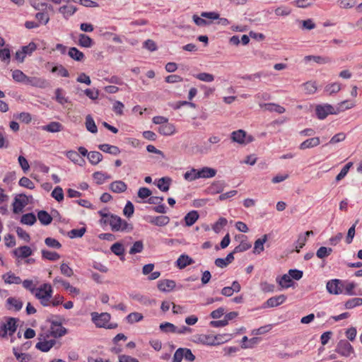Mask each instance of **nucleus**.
I'll list each match as a JSON object with an SVG mask.
<instances>
[{
	"label": "nucleus",
	"instance_id": "nucleus-29",
	"mask_svg": "<svg viewBox=\"0 0 362 362\" xmlns=\"http://www.w3.org/2000/svg\"><path fill=\"white\" fill-rule=\"evenodd\" d=\"M80 153L74 151H69V160L79 166H84L86 160Z\"/></svg>",
	"mask_w": 362,
	"mask_h": 362
},
{
	"label": "nucleus",
	"instance_id": "nucleus-60",
	"mask_svg": "<svg viewBox=\"0 0 362 362\" xmlns=\"http://www.w3.org/2000/svg\"><path fill=\"white\" fill-rule=\"evenodd\" d=\"M346 136L344 132H339L334 135L329 140V144H336L345 140Z\"/></svg>",
	"mask_w": 362,
	"mask_h": 362
},
{
	"label": "nucleus",
	"instance_id": "nucleus-59",
	"mask_svg": "<svg viewBox=\"0 0 362 362\" xmlns=\"http://www.w3.org/2000/svg\"><path fill=\"white\" fill-rule=\"evenodd\" d=\"M86 231V227H81L78 229H72L69 230V238H81Z\"/></svg>",
	"mask_w": 362,
	"mask_h": 362
},
{
	"label": "nucleus",
	"instance_id": "nucleus-10",
	"mask_svg": "<svg viewBox=\"0 0 362 362\" xmlns=\"http://www.w3.org/2000/svg\"><path fill=\"white\" fill-rule=\"evenodd\" d=\"M12 77L16 82L24 83L25 84H34L35 78L27 76L22 71L16 69L12 73Z\"/></svg>",
	"mask_w": 362,
	"mask_h": 362
},
{
	"label": "nucleus",
	"instance_id": "nucleus-36",
	"mask_svg": "<svg viewBox=\"0 0 362 362\" xmlns=\"http://www.w3.org/2000/svg\"><path fill=\"white\" fill-rule=\"evenodd\" d=\"M37 218L42 225H49L52 221V217L45 211H40L37 213Z\"/></svg>",
	"mask_w": 362,
	"mask_h": 362
},
{
	"label": "nucleus",
	"instance_id": "nucleus-51",
	"mask_svg": "<svg viewBox=\"0 0 362 362\" xmlns=\"http://www.w3.org/2000/svg\"><path fill=\"white\" fill-rule=\"evenodd\" d=\"M356 288V284L354 282H349L344 281V293L348 296H354L356 293L354 292V289Z\"/></svg>",
	"mask_w": 362,
	"mask_h": 362
},
{
	"label": "nucleus",
	"instance_id": "nucleus-25",
	"mask_svg": "<svg viewBox=\"0 0 362 362\" xmlns=\"http://www.w3.org/2000/svg\"><path fill=\"white\" fill-rule=\"evenodd\" d=\"M14 255L18 257L26 258L32 255V250L28 246H21L14 250Z\"/></svg>",
	"mask_w": 362,
	"mask_h": 362
},
{
	"label": "nucleus",
	"instance_id": "nucleus-24",
	"mask_svg": "<svg viewBox=\"0 0 362 362\" xmlns=\"http://www.w3.org/2000/svg\"><path fill=\"white\" fill-rule=\"evenodd\" d=\"M216 170L209 167L199 169V178H211L216 175Z\"/></svg>",
	"mask_w": 362,
	"mask_h": 362
},
{
	"label": "nucleus",
	"instance_id": "nucleus-41",
	"mask_svg": "<svg viewBox=\"0 0 362 362\" xmlns=\"http://www.w3.org/2000/svg\"><path fill=\"white\" fill-rule=\"evenodd\" d=\"M21 222L23 224L32 226L36 222V216L33 213H28L22 216Z\"/></svg>",
	"mask_w": 362,
	"mask_h": 362
},
{
	"label": "nucleus",
	"instance_id": "nucleus-12",
	"mask_svg": "<svg viewBox=\"0 0 362 362\" xmlns=\"http://www.w3.org/2000/svg\"><path fill=\"white\" fill-rule=\"evenodd\" d=\"M23 305L21 300L14 297H9L6 301V307L8 310L19 311L22 309Z\"/></svg>",
	"mask_w": 362,
	"mask_h": 362
},
{
	"label": "nucleus",
	"instance_id": "nucleus-6",
	"mask_svg": "<svg viewBox=\"0 0 362 362\" xmlns=\"http://www.w3.org/2000/svg\"><path fill=\"white\" fill-rule=\"evenodd\" d=\"M230 138L233 141L243 145H246L253 141V137L247 135L246 132L243 129L233 132Z\"/></svg>",
	"mask_w": 362,
	"mask_h": 362
},
{
	"label": "nucleus",
	"instance_id": "nucleus-5",
	"mask_svg": "<svg viewBox=\"0 0 362 362\" xmlns=\"http://www.w3.org/2000/svg\"><path fill=\"white\" fill-rule=\"evenodd\" d=\"M344 281L334 279L327 281L326 288L330 294L339 295L344 293Z\"/></svg>",
	"mask_w": 362,
	"mask_h": 362
},
{
	"label": "nucleus",
	"instance_id": "nucleus-58",
	"mask_svg": "<svg viewBox=\"0 0 362 362\" xmlns=\"http://www.w3.org/2000/svg\"><path fill=\"white\" fill-rule=\"evenodd\" d=\"M305 62H308L311 60L315 62L318 64H325L329 62L328 59L320 57V56H313V55H308L305 57L304 58Z\"/></svg>",
	"mask_w": 362,
	"mask_h": 362
},
{
	"label": "nucleus",
	"instance_id": "nucleus-46",
	"mask_svg": "<svg viewBox=\"0 0 362 362\" xmlns=\"http://www.w3.org/2000/svg\"><path fill=\"white\" fill-rule=\"evenodd\" d=\"M194 76L202 81L208 83L212 82L214 80V76L213 74L206 72L195 74Z\"/></svg>",
	"mask_w": 362,
	"mask_h": 362
},
{
	"label": "nucleus",
	"instance_id": "nucleus-14",
	"mask_svg": "<svg viewBox=\"0 0 362 362\" xmlns=\"http://www.w3.org/2000/svg\"><path fill=\"white\" fill-rule=\"evenodd\" d=\"M158 132L164 136H171L176 133V128L173 124L166 122L158 128Z\"/></svg>",
	"mask_w": 362,
	"mask_h": 362
},
{
	"label": "nucleus",
	"instance_id": "nucleus-13",
	"mask_svg": "<svg viewBox=\"0 0 362 362\" xmlns=\"http://www.w3.org/2000/svg\"><path fill=\"white\" fill-rule=\"evenodd\" d=\"M147 221L155 226H164L169 223L170 218L167 216H148Z\"/></svg>",
	"mask_w": 362,
	"mask_h": 362
},
{
	"label": "nucleus",
	"instance_id": "nucleus-50",
	"mask_svg": "<svg viewBox=\"0 0 362 362\" xmlns=\"http://www.w3.org/2000/svg\"><path fill=\"white\" fill-rule=\"evenodd\" d=\"M362 305V298H354L349 299L345 303V308L346 309H352L356 306Z\"/></svg>",
	"mask_w": 362,
	"mask_h": 362
},
{
	"label": "nucleus",
	"instance_id": "nucleus-61",
	"mask_svg": "<svg viewBox=\"0 0 362 362\" xmlns=\"http://www.w3.org/2000/svg\"><path fill=\"white\" fill-rule=\"evenodd\" d=\"M36 49V44L31 42L28 45L22 47L21 50L23 51V54L25 57L26 54L30 55Z\"/></svg>",
	"mask_w": 362,
	"mask_h": 362
},
{
	"label": "nucleus",
	"instance_id": "nucleus-38",
	"mask_svg": "<svg viewBox=\"0 0 362 362\" xmlns=\"http://www.w3.org/2000/svg\"><path fill=\"white\" fill-rule=\"evenodd\" d=\"M199 218V214L196 211H192L189 212L185 216V221L187 226H192Z\"/></svg>",
	"mask_w": 362,
	"mask_h": 362
},
{
	"label": "nucleus",
	"instance_id": "nucleus-23",
	"mask_svg": "<svg viewBox=\"0 0 362 362\" xmlns=\"http://www.w3.org/2000/svg\"><path fill=\"white\" fill-rule=\"evenodd\" d=\"M232 338L233 335L228 333L214 335V346H218L224 344L230 341Z\"/></svg>",
	"mask_w": 362,
	"mask_h": 362
},
{
	"label": "nucleus",
	"instance_id": "nucleus-48",
	"mask_svg": "<svg viewBox=\"0 0 362 362\" xmlns=\"http://www.w3.org/2000/svg\"><path fill=\"white\" fill-rule=\"evenodd\" d=\"M353 165V163L352 162H349L348 163H346L344 167L341 170L340 173L336 176V181L337 182H339L340 180H341L344 177H345V176L347 175L349 169L352 167Z\"/></svg>",
	"mask_w": 362,
	"mask_h": 362
},
{
	"label": "nucleus",
	"instance_id": "nucleus-9",
	"mask_svg": "<svg viewBox=\"0 0 362 362\" xmlns=\"http://www.w3.org/2000/svg\"><path fill=\"white\" fill-rule=\"evenodd\" d=\"M335 351L344 357H349L354 354L353 346L346 340H340L337 344Z\"/></svg>",
	"mask_w": 362,
	"mask_h": 362
},
{
	"label": "nucleus",
	"instance_id": "nucleus-21",
	"mask_svg": "<svg viewBox=\"0 0 362 362\" xmlns=\"http://www.w3.org/2000/svg\"><path fill=\"white\" fill-rule=\"evenodd\" d=\"M93 178L97 185H102L105 183L106 180H110L112 177L106 173L97 171L93 174Z\"/></svg>",
	"mask_w": 362,
	"mask_h": 362
},
{
	"label": "nucleus",
	"instance_id": "nucleus-20",
	"mask_svg": "<svg viewBox=\"0 0 362 362\" xmlns=\"http://www.w3.org/2000/svg\"><path fill=\"white\" fill-rule=\"evenodd\" d=\"M175 287V282L173 280L165 279L159 281L158 288L163 292H170Z\"/></svg>",
	"mask_w": 362,
	"mask_h": 362
},
{
	"label": "nucleus",
	"instance_id": "nucleus-2",
	"mask_svg": "<svg viewBox=\"0 0 362 362\" xmlns=\"http://www.w3.org/2000/svg\"><path fill=\"white\" fill-rule=\"evenodd\" d=\"M90 315L93 322L97 327L112 329L117 327L116 323L110 322L111 316L107 313H98L93 312Z\"/></svg>",
	"mask_w": 362,
	"mask_h": 362
},
{
	"label": "nucleus",
	"instance_id": "nucleus-42",
	"mask_svg": "<svg viewBox=\"0 0 362 362\" xmlns=\"http://www.w3.org/2000/svg\"><path fill=\"white\" fill-rule=\"evenodd\" d=\"M13 351L19 362H29L31 359V356L28 354L19 353L16 348H13Z\"/></svg>",
	"mask_w": 362,
	"mask_h": 362
},
{
	"label": "nucleus",
	"instance_id": "nucleus-47",
	"mask_svg": "<svg viewBox=\"0 0 362 362\" xmlns=\"http://www.w3.org/2000/svg\"><path fill=\"white\" fill-rule=\"evenodd\" d=\"M42 255L44 259L52 261H56L59 259V255L58 253L46 250H42Z\"/></svg>",
	"mask_w": 362,
	"mask_h": 362
},
{
	"label": "nucleus",
	"instance_id": "nucleus-3",
	"mask_svg": "<svg viewBox=\"0 0 362 362\" xmlns=\"http://www.w3.org/2000/svg\"><path fill=\"white\" fill-rule=\"evenodd\" d=\"M52 291L51 286L45 284L35 291V296L37 298L40 300V303L44 306H47L49 305L52 297Z\"/></svg>",
	"mask_w": 362,
	"mask_h": 362
},
{
	"label": "nucleus",
	"instance_id": "nucleus-26",
	"mask_svg": "<svg viewBox=\"0 0 362 362\" xmlns=\"http://www.w3.org/2000/svg\"><path fill=\"white\" fill-rule=\"evenodd\" d=\"M98 148L105 153L112 155H118L120 153L119 148L116 146H112L107 144H100L98 146Z\"/></svg>",
	"mask_w": 362,
	"mask_h": 362
},
{
	"label": "nucleus",
	"instance_id": "nucleus-44",
	"mask_svg": "<svg viewBox=\"0 0 362 362\" xmlns=\"http://www.w3.org/2000/svg\"><path fill=\"white\" fill-rule=\"evenodd\" d=\"M144 316L142 315V314L137 312L131 313L126 317L127 321L130 324L139 322L142 320Z\"/></svg>",
	"mask_w": 362,
	"mask_h": 362
},
{
	"label": "nucleus",
	"instance_id": "nucleus-32",
	"mask_svg": "<svg viewBox=\"0 0 362 362\" xmlns=\"http://www.w3.org/2000/svg\"><path fill=\"white\" fill-rule=\"evenodd\" d=\"M69 57L80 62L85 60L84 54L76 47H69Z\"/></svg>",
	"mask_w": 362,
	"mask_h": 362
},
{
	"label": "nucleus",
	"instance_id": "nucleus-45",
	"mask_svg": "<svg viewBox=\"0 0 362 362\" xmlns=\"http://www.w3.org/2000/svg\"><path fill=\"white\" fill-rule=\"evenodd\" d=\"M228 221L226 218L221 217L213 226L212 229L216 233H218L222 228L226 226Z\"/></svg>",
	"mask_w": 362,
	"mask_h": 362
},
{
	"label": "nucleus",
	"instance_id": "nucleus-7",
	"mask_svg": "<svg viewBox=\"0 0 362 362\" xmlns=\"http://www.w3.org/2000/svg\"><path fill=\"white\" fill-rule=\"evenodd\" d=\"M78 151L82 156H87L89 162L93 165L98 164L103 160V155L98 151L88 152V150L82 146L79 147Z\"/></svg>",
	"mask_w": 362,
	"mask_h": 362
},
{
	"label": "nucleus",
	"instance_id": "nucleus-49",
	"mask_svg": "<svg viewBox=\"0 0 362 362\" xmlns=\"http://www.w3.org/2000/svg\"><path fill=\"white\" fill-rule=\"evenodd\" d=\"M62 125L59 122H52L47 125L43 126L42 129L49 132H57L61 130Z\"/></svg>",
	"mask_w": 362,
	"mask_h": 362
},
{
	"label": "nucleus",
	"instance_id": "nucleus-64",
	"mask_svg": "<svg viewBox=\"0 0 362 362\" xmlns=\"http://www.w3.org/2000/svg\"><path fill=\"white\" fill-rule=\"evenodd\" d=\"M52 197L54 198L57 202H61L64 199V193L61 187H57L54 189L52 192Z\"/></svg>",
	"mask_w": 362,
	"mask_h": 362
},
{
	"label": "nucleus",
	"instance_id": "nucleus-62",
	"mask_svg": "<svg viewBox=\"0 0 362 362\" xmlns=\"http://www.w3.org/2000/svg\"><path fill=\"white\" fill-rule=\"evenodd\" d=\"M19 185L21 187H26L30 189H33L35 188L34 183L28 177H23L19 180Z\"/></svg>",
	"mask_w": 362,
	"mask_h": 362
},
{
	"label": "nucleus",
	"instance_id": "nucleus-8",
	"mask_svg": "<svg viewBox=\"0 0 362 362\" xmlns=\"http://www.w3.org/2000/svg\"><path fill=\"white\" fill-rule=\"evenodd\" d=\"M317 117L320 119H325L329 115H337V111L329 104L318 105L315 107Z\"/></svg>",
	"mask_w": 362,
	"mask_h": 362
},
{
	"label": "nucleus",
	"instance_id": "nucleus-1",
	"mask_svg": "<svg viewBox=\"0 0 362 362\" xmlns=\"http://www.w3.org/2000/svg\"><path fill=\"white\" fill-rule=\"evenodd\" d=\"M99 214L102 217V221L108 223L112 231L129 233L133 230V226L131 223H127L118 216L105 214L101 211H99Z\"/></svg>",
	"mask_w": 362,
	"mask_h": 362
},
{
	"label": "nucleus",
	"instance_id": "nucleus-28",
	"mask_svg": "<svg viewBox=\"0 0 362 362\" xmlns=\"http://www.w3.org/2000/svg\"><path fill=\"white\" fill-rule=\"evenodd\" d=\"M78 45L86 48L91 47L94 42L93 40L88 35L85 34H80L78 35Z\"/></svg>",
	"mask_w": 362,
	"mask_h": 362
},
{
	"label": "nucleus",
	"instance_id": "nucleus-40",
	"mask_svg": "<svg viewBox=\"0 0 362 362\" xmlns=\"http://www.w3.org/2000/svg\"><path fill=\"white\" fill-rule=\"evenodd\" d=\"M184 178L187 181H189V182L199 179V170L195 169V168H192L191 170L187 171L184 174Z\"/></svg>",
	"mask_w": 362,
	"mask_h": 362
},
{
	"label": "nucleus",
	"instance_id": "nucleus-37",
	"mask_svg": "<svg viewBox=\"0 0 362 362\" xmlns=\"http://www.w3.org/2000/svg\"><path fill=\"white\" fill-rule=\"evenodd\" d=\"M86 129L93 133L96 134L98 132V128L91 115H88L86 117L85 122Z\"/></svg>",
	"mask_w": 362,
	"mask_h": 362
},
{
	"label": "nucleus",
	"instance_id": "nucleus-43",
	"mask_svg": "<svg viewBox=\"0 0 362 362\" xmlns=\"http://www.w3.org/2000/svg\"><path fill=\"white\" fill-rule=\"evenodd\" d=\"M26 206V202L22 203L18 197H16L13 203V211L14 214H19L23 211Z\"/></svg>",
	"mask_w": 362,
	"mask_h": 362
},
{
	"label": "nucleus",
	"instance_id": "nucleus-16",
	"mask_svg": "<svg viewBox=\"0 0 362 362\" xmlns=\"http://www.w3.org/2000/svg\"><path fill=\"white\" fill-rule=\"evenodd\" d=\"M194 263V260L192 257L187 255L182 254L177 258L176 261V266L179 269H182Z\"/></svg>",
	"mask_w": 362,
	"mask_h": 362
},
{
	"label": "nucleus",
	"instance_id": "nucleus-30",
	"mask_svg": "<svg viewBox=\"0 0 362 362\" xmlns=\"http://www.w3.org/2000/svg\"><path fill=\"white\" fill-rule=\"evenodd\" d=\"M267 240V235H264L262 238L257 239L255 242L254 245V249H253V253L254 254H260L262 252L264 251V244Z\"/></svg>",
	"mask_w": 362,
	"mask_h": 362
},
{
	"label": "nucleus",
	"instance_id": "nucleus-17",
	"mask_svg": "<svg viewBox=\"0 0 362 362\" xmlns=\"http://www.w3.org/2000/svg\"><path fill=\"white\" fill-rule=\"evenodd\" d=\"M320 144V137H312L310 139H306L303 142H302L299 148L300 150H305L308 148H315Z\"/></svg>",
	"mask_w": 362,
	"mask_h": 362
},
{
	"label": "nucleus",
	"instance_id": "nucleus-54",
	"mask_svg": "<svg viewBox=\"0 0 362 362\" xmlns=\"http://www.w3.org/2000/svg\"><path fill=\"white\" fill-rule=\"evenodd\" d=\"M355 106V104L352 102H350L349 100H344L338 104V106L337 107V113H339L341 111H344L345 110H349Z\"/></svg>",
	"mask_w": 362,
	"mask_h": 362
},
{
	"label": "nucleus",
	"instance_id": "nucleus-52",
	"mask_svg": "<svg viewBox=\"0 0 362 362\" xmlns=\"http://www.w3.org/2000/svg\"><path fill=\"white\" fill-rule=\"evenodd\" d=\"M332 252V249L331 247H320L316 252V255L320 259H323L327 256H329Z\"/></svg>",
	"mask_w": 362,
	"mask_h": 362
},
{
	"label": "nucleus",
	"instance_id": "nucleus-31",
	"mask_svg": "<svg viewBox=\"0 0 362 362\" xmlns=\"http://www.w3.org/2000/svg\"><path fill=\"white\" fill-rule=\"evenodd\" d=\"M276 281L284 288L291 287L293 284V281L288 274H285L281 277H277Z\"/></svg>",
	"mask_w": 362,
	"mask_h": 362
},
{
	"label": "nucleus",
	"instance_id": "nucleus-55",
	"mask_svg": "<svg viewBox=\"0 0 362 362\" xmlns=\"http://www.w3.org/2000/svg\"><path fill=\"white\" fill-rule=\"evenodd\" d=\"M160 329L163 332H171L175 333L177 331V327L170 322H165L160 325Z\"/></svg>",
	"mask_w": 362,
	"mask_h": 362
},
{
	"label": "nucleus",
	"instance_id": "nucleus-19",
	"mask_svg": "<svg viewBox=\"0 0 362 362\" xmlns=\"http://www.w3.org/2000/svg\"><path fill=\"white\" fill-rule=\"evenodd\" d=\"M54 344L55 340L54 339L45 340L43 339L42 341V339L40 338V341L36 344L35 347L41 351L47 352Z\"/></svg>",
	"mask_w": 362,
	"mask_h": 362
},
{
	"label": "nucleus",
	"instance_id": "nucleus-27",
	"mask_svg": "<svg viewBox=\"0 0 362 362\" xmlns=\"http://www.w3.org/2000/svg\"><path fill=\"white\" fill-rule=\"evenodd\" d=\"M196 341L204 345L214 346V335L200 334L196 337Z\"/></svg>",
	"mask_w": 362,
	"mask_h": 362
},
{
	"label": "nucleus",
	"instance_id": "nucleus-35",
	"mask_svg": "<svg viewBox=\"0 0 362 362\" xmlns=\"http://www.w3.org/2000/svg\"><path fill=\"white\" fill-rule=\"evenodd\" d=\"M260 107H264L265 110L270 112H276L279 114L284 113L285 112V108L284 107L274 103L263 104L260 105Z\"/></svg>",
	"mask_w": 362,
	"mask_h": 362
},
{
	"label": "nucleus",
	"instance_id": "nucleus-33",
	"mask_svg": "<svg viewBox=\"0 0 362 362\" xmlns=\"http://www.w3.org/2000/svg\"><path fill=\"white\" fill-rule=\"evenodd\" d=\"M129 296L132 300H136L142 305H148L151 303V300L148 297L139 293H132Z\"/></svg>",
	"mask_w": 362,
	"mask_h": 362
},
{
	"label": "nucleus",
	"instance_id": "nucleus-22",
	"mask_svg": "<svg viewBox=\"0 0 362 362\" xmlns=\"http://www.w3.org/2000/svg\"><path fill=\"white\" fill-rule=\"evenodd\" d=\"M110 189L115 193H121L127 190V186L123 181L117 180L110 185Z\"/></svg>",
	"mask_w": 362,
	"mask_h": 362
},
{
	"label": "nucleus",
	"instance_id": "nucleus-53",
	"mask_svg": "<svg viewBox=\"0 0 362 362\" xmlns=\"http://www.w3.org/2000/svg\"><path fill=\"white\" fill-rule=\"evenodd\" d=\"M303 87L307 94H313L317 90V85L315 81H308L303 84Z\"/></svg>",
	"mask_w": 362,
	"mask_h": 362
},
{
	"label": "nucleus",
	"instance_id": "nucleus-4",
	"mask_svg": "<svg viewBox=\"0 0 362 362\" xmlns=\"http://www.w3.org/2000/svg\"><path fill=\"white\" fill-rule=\"evenodd\" d=\"M6 322L3 324L1 326V332H0V336L1 337H6L8 332L10 336L13 335L17 329V321L18 319L8 317L6 318Z\"/></svg>",
	"mask_w": 362,
	"mask_h": 362
},
{
	"label": "nucleus",
	"instance_id": "nucleus-18",
	"mask_svg": "<svg viewBox=\"0 0 362 362\" xmlns=\"http://www.w3.org/2000/svg\"><path fill=\"white\" fill-rule=\"evenodd\" d=\"M225 187V182L223 180L214 182L208 188L207 192L211 194H216L223 192Z\"/></svg>",
	"mask_w": 362,
	"mask_h": 362
},
{
	"label": "nucleus",
	"instance_id": "nucleus-57",
	"mask_svg": "<svg viewBox=\"0 0 362 362\" xmlns=\"http://www.w3.org/2000/svg\"><path fill=\"white\" fill-rule=\"evenodd\" d=\"M143 249H144L143 242L141 240H138V241H136L133 244L132 247L129 250V253L131 255L139 253V252H142Z\"/></svg>",
	"mask_w": 362,
	"mask_h": 362
},
{
	"label": "nucleus",
	"instance_id": "nucleus-34",
	"mask_svg": "<svg viewBox=\"0 0 362 362\" xmlns=\"http://www.w3.org/2000/svg\"><path fill=\"white\" fill-rule=\"evenodd\" d=\"M3 279L5 281V283L11 284H20L22 281L21 279L19 276H16L12 272H8L3 275Z\"/></svg>",
	"mask_w": 362,
	"mask_h": 362
},
{
	"label": "nucleus",
	"instance_id": "nucleus-63",
	"mask_svg": "<svg viewBox=\"0 0 362 362\" xmlns=\"http://www.w3.org/2000/svg\"><path fill=\"white\" fill-rule=\"evenodd\" d=\"M341 90V85L338 83H333L327 85L325 87V91L329 93V94L338 93Z\"/></svg>",
	"mask_w": 362,
	"mask_h": 362
},
{
	"label": "nucleus",
	"instance_id": "nucleus-39",
	"mask_svg": "<svg viewBox=\"0 0 362 362\" xmlns=\"http://www.w3.org/2000/svg\"><path fill=\"white\" fill-rule=\"evenodd\" d=\"M170 178L162 177L158 180L157 187L160 190L167 192L170 188Z\"/></svg>",
	"mask_w": 362,
	"mask_h": 362
},
{
	"label": "nucleus",
	"instance_id": "nucleus-11",
	"mask_svg": "<svg viewBox=\"0 0 362 362\" xmlns=\"http://www.w3.org/2000/svg\"><path fill=\"white\" fill-rule=\"evenodd\" d=\"M50 329L51 334L54 337H61L64 335L66 332V329L62 327V322L58 320H52Z\"/></svg>",
	"mask_w": 362,
	"mask_h": 362
},
{
	"label": "nucleus",
	"instance_id": "nucleus-56",
	"mask_svg": "<svg viewBox=\"0 0 362 362\" xmlns=\"http://www.w3.org/2000/svg\"><path fill=\"white\" fill-rule=\"evenodd\" d=\"M111 251L117 256H121L124 255V248L120 243H114L111 247Z\"/></svg>",
	"mask_w": 362,
	"mask_h": 362
},
{
	"label": "nucleus",
	"instance_id": "nucleus-15",
	"mask_svg": "<svg viewBox=\"0 0 362 362\" xmlns=\"http://www.w3.org/2000/svg\"><path fill=\"white\" fill-rule=\"evenodd\" d=\"M286 297L284 295H279L269 298L264 303V308H274L281 305L286 300Z\"/></svg>",
	"mask_w": 362,
	"mask_h": 362
}]
</instances>
